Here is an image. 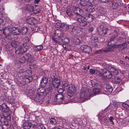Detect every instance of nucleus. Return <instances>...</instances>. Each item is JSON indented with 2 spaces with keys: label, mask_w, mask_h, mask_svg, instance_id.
<instances>
[{
  "label": "nucleus",
  "mask_w": 129,
  "mask_h": 129,
  "mask_svg": "<svg viewBox=\"0 0 129 129\" xmlns=\"http://www.w3.org/2000/svg\"><path fill=\"white\" fill-rule=\"evenodd\" d=\"M85 10L86 11L90 13L93 12L95 11V9L93 7L91 6H89L88 5L87 6V8L85 9Z\"/></svg>",
  "instance_id": "4be33fe9"
},
{
  "label": "nucleus",
  "mask_w": 129,
  "mask_h": 129,
  "mask_svg": "<svg viewBox=\"0 0 129 129\" xmlns=\"http://www.w3.org/2000/svg\"><path fill=\"white\" fill-rule=\"evenodd\" d=\"M12 28L9 27L6 28L3 30V33L6 39H8L9 40L11 39L12 37L10 34L12 33Z\"/></svg>",
  "instance_id": "20e7f679"
},
{
  "label": "nucleus",
  "mask_w": 129,
  "mask_h": 129,
  "mask_svg": "<svg viewBox=\"0 0 129 129\" xmlns=\"http://www.w3.org/2000/svg\"><path fill=\"white\" fill-rule=\"evenodd\" d=\"M114 120V118L112 116H110L109 118V120L112 123V124L113 125L114 124V123L113 121V120Z\"/></svg>",
  "instance_id": "5fc2aeb1"
},
{
  "label": "nucleus",
  "mask_w": 129,
  "mask_h": 129,
  "mask_svg": "<svg viewBox=\"0 0 129 129\" xmlns=\"http://www.w3.org/2000/svg\"><path fill=\"white\" fill-rule=\"evenodd\" d=\"M63 97H64L62 94H57L54 97V101H56V103H54V104H59L61 103H63Z\"/></svg>",
  "instance_id": "0eeeda50"
},
{
  "label": "nucleus",
  "mask_w": 129,
  "mask_h": 129,
  "mask_svg": "<svg viewBox=\"0 0 129 129\" xmlns=\"http://www.w3.org/2000/svg\"><path fill=\"white\" fill-rule=\"evenodd\" d=\"M9 110V108L7 106L5 108L3 109L2 111L3 112V117L8 120H10L11 119V117Z\"/></svg>",
  "instance_id": "39448f33"
},
{
  "label": "nucleus",
  "mask_w": 129,
  "mask_h": 129,
  "mask_svg": "<svg viewBox=\"0 0 129 129\" xmlns=\"http://www.w3.org/2000/svg\"><path fill=\"white\" fill-rule=\"evenodd\" d=\"M52 85L54 87L58 88V86L60 85L59 84L55 83V82L52 83Z\"/></svg>",
  "instance_id": "4d7b16f0"
},
{
  "label": "nucleus",
  "mask_w": 129,
  "mask_h": 129,
  "mask_svg": "<svg viewBox=\"0 0 129 129\" xmlns=\"http://www.w3.org/2000/svg\"><path fill=\"white\" fill-rule=\"evenodd\" d=\"M100 0H92L91 2V4L92 5H97Z\"/></svg>",
  "instance_id": "49530a36"
},
{
  "label": "nucleus",
  "mask_w": 129,
  "mask_h": 129,
  "mask_svg": "<svg viewBox=\"0 0 129 129\" xmlns=\"http://www.w3.org/2000/svg\"><path fill=\"white\" fill-rule=\"evenodd\" d=\"M24 71L23 70L20 69H19V71L18 72L20 74H22V73H23L24 72Z\"/></svg>",
  "instance_id": "e2e57ef3"
},
{
  "label": "nucleus",
  "mask_w": 129,
  "mask_h": 129,
  "mask_svg": "<svg viewBox=\"0 0 129 129\" xmlns=\"http://www.w3.org/2000/svg\"><path fill=\"white\" fill-rule=\"evenodd\" d=\"M71 29H72L71 31L72 32H74L76 33L77 31H78L79 28V27L77 26H75L71 27Z\"/></svg>",
  "instance_id": "58836bf2"
},
{
  "label": "nucleus",
  "mask_w": 129,
  "mask_h": 129,
  "mask_svg": "<svg viewBox=\"0 0 129 129\" xmlns=\"http://www.w3.org/2000/svg\"><path fill=\"white\" fill-rule=\"evenodd\" d=\"M48 82V79L45 77H43L42 79L40 82V85L45 86Z\"/></svg>",
  "instance_id": "aec40b11"
},
{
  "label": "nucleus",
  "mask_w": 129,
  "mask_h": 129,
  "mask_svg": "<svg viewBox=\"0 0 129 129\" xmlns=\"http://www.w3.org/2000/svg\"><path fill=\"white\" fill-rule=\"evenodd\" d=\"M127 47L126 44H125V43H124L121 44L116 45L115 47L119 50H121Z\"/></svg>",
  "instance_id": "a211bd4d"
},
{
  "label": "nucleus",
  "mask_w": 129,
  "mask_h": 129,
  "mask_svg": "<svg viewBox=\"0 0 129 129\" xmlns=\"http://www.w3.org/2000/svg\"><path fill=\"white\" fill-rule=\"evenodd\" d=\"M92 42L93 43H96L98 42V40L97 37L92 36L91 37Z\"/></svg>",
  "instance_id": "09e8293b"
},
{
  "label": "nucleus",
  "mask_w": 129,
  "mask_h": 129,
  "mask_svg": "<svg viewBox=\"0 0 129 129\" xmlns=\"http://www.w3.org/2000/svg\"><path fill=\"white\" fill-rule=\"evenodd\" d=\"M66 13L70 17L72 16V11L70 8H69L66 11Z\"/></svg>",
  "instance_id": "4c0bfd02"
},
{
  "label": "nucleus",
  "mask_w": 129,
  "mask_h": 129,
  "mask_svg": "<svg viewBox=\"0 0 129 129\" xmlns=\"http://www.w3.org/2000/svg\"><path fill=\"white\" fill-rule=\"evenodd\" d=\"M95 72L97 75L100 76L102 78H103V73H101L98 70H96Z\"/></svg>",
  "instance_id": "a19ab883"
},
{
  "label": "nucleus",
  "mask_w": 129,
  "mask_h": 129,
  "mask_svg": "<svg viewBox=\"0 0 129 129\" xmlns=\"http://www.w3.org/2000/svg\"><path fill=\"white\" fill-rule=\"evenodd\" d=\"M112 103L114 107L117 108L118 105V103L117 102L115 101H113Z\"/></svg>",
  "instance_id": "603ef678"
},
{
  "label": "nucleus",
  "mask_w": 129,
  "mask_h": 129,
  "mask_svg": "<svg viewBox=\"0 0 129 129\" xmlns=\"http://www.w3.org/2000/svg\"><path fill=\"white\" fill-rule=\"evenodd\" d=\"M115 116L117 118H118L120 117V115L119 114L117 113L115 114Z\"/></svg>",
  "instance_id": "0e129e2a"
},
{
  "label": "nucleus",
  "mask_w": 129,
  "mask_h": 129,
  "mask_svg": "<svg viewBox=\"0 0 129 129\" xmlns=\"http://www.w3.org/2000/svg\"><path fill=\"white\" fill-rule=\"evenodd\" d=\"M44 99H42L41 101H41L43 102H45L46 104H48L50 103L49 101V98L48 97V96H47L46 98V97L43 98Z\"/></svg>",
  "instance_id": "473e14b6"
},
{
  "label": "nucleus",
  "mask_w": 129,
  "mask_h": 129,
  "mask_svg": "<svg viewBox=\"0 0 129 129\" xmlns=\"http://www.w3.org/2000/svg\"><path fill=\"white\" fill-rule=\"evenodd\" d=\"M108 30V28L107 27L104 28L101 31L103 32V33L104 35L107 34V31Z\"/></svg>",
  "instance_id": "a18cd8bd"
},
{
  "label": "nucleus",
  "mask_w": 129,
  "mask_h": 129,
  "mask_svg": "<svg viewBox=\"0 0 129 129\" xmlns=\"http://www.w3.org/2000/svg\"><path fill=\"white\" fill-rule=\"evenodd\" d=\"M93 92L91 89L87 88L83 89L81 90L80 94L81 99L83 100L88 99L93 96Z\"/></svg>",
  "instance_id": "f257e3e1"
},
{
  "label": "nucleus",
  "mask_w": 129,
  "mask_h": 129,
  "mask_svg": "<svg viewBox=\"0 0 129 129\" xmlns=\"http://www.w3.org/2000/svg\"><path fill=\"white\" fill-rule=\"evenodd\" d=\"M35 20L33 18H30L28 19L26 21L27 23L30 24H32L34 23V21Z\"/></svg>",
  "instance_id": "72a5a7b5"
},
{
  "label": "nucleus",
  "mask_w": 129,
  "mask_h": 129,
  "mask_svg": "<svg viewBox=\"0 0 129 129\" xmlns=\"http://www.w3.org/2000/svg\"><path fill=\"white\" fill-rule=\"evenodd\" d=\"M115 38V37H111L110 39V40L111 41H112L114 40V39Z\"/></svg>",
  "instance_id": "774afa93"
},
{
  "label": "nucleus",
  "mask_w": 129,
  "mask_h": 129,
  "mask_svg": "<svg viewBox=\"0 0 129 129\" xmlns=\"http://www.w3.org/2000/svg\"><path fill=\"white\" fill-rule=\"evenodd\" d=\"M32 124L30 122H26L23 125V128L25 129H29L31 127Z\"/></svg>",
  "instance_id": "412c9836"
},
{
  "label": "nucleus",
  "mask_w": 129,
  "mask_h": 129,
  "mask_svg": "<svg viewBox=\"0 0 129 129\" xmlns=\"http://www.w3.org/2000/svg\"><path fill=\"white\" fill-rule=\"evenodd\" d=\"M27 28L26 27H23L22 29L20 30V33H21L22 35L25 34L27 31Z\"/></svg>",
  "instance_id": "2f4dec72"
},
{
  "label": "nucleus",
  "mask_w": 129,
  "mask_h": 129,
  "mask_svg": "<svg viewBox=\"0 0 129 129\" xmlns=\"http://www.w3.org/2000/svg\"><path fill=\"white\" fill-rule=\"evenodd\" d=\"M88 30L89 32H92L93 30V28L92 27H90L89 28Z\"/></svg>",
  "instance_id": "680f3d73"
},
{
  "label": "nucleus",
  "mask_w": 129,
  "mask_h": 129,
  "mask_svg": "<svg viewBox=\"0 0 129 129\" xmlns=\"http://www.w3.org/2000/svg\"><path fill=\"white\" fill-rule=\"evenodd\" d=\"M11 44L12 47L15 48L19 44V43L17 41L13 40L11 42Z\"/></svg>",
  "instance_id": "bb28decb"
},
{
  "label": "nucleus",
  "mask_w": 129,
  "mask_h": 129,
  "mask_svg": "<svg viewBox=\"0 0 129 129\" xmlns=\"http://www.w3.org/2000/svg\"><path fill=\"white\" fill-rule=\"evenodd\" d=\"M21 76L23 78H25V81L28 82H29L30 81L29 80V79L27 78L29 76V75L27 72V71H24V72L21 75Z\"/></svg>",
  "instance_id": "2eb2a0df"
},
{
  "label": "nucleus",
  "mask_w": 129,
  "mask_h": 129,
  "mask_svg": "<svg viewBox=\"0 0 129 129\" xmlns=\"http://www.w3.org/2000/svg\"><path fill=\"white\" fill-rule=\"evenodd\" d=\"M54 80L55 83L60 84V81L59 77L55 74L54 76Z\"/></svg>",
  "instance_id": "a878e982"
},
{
  "label": "nucleus",
  "mask_w": 129,
  "mask_h": 129,
  "mask_svg": "<svg viewBox=\"0 0 129 129\" xmlns=\"http://www.w3.org/2000/svg\"><path fill=\"white\" fill-rule=\"evenodd\" d=\"M45 89L46 95H48L51 94L53 90L51 84H49V85L47 86Z\"/></svg>",
  "instance_id": "9b49d317"
},
{
  "label": "nucleus",
  "mask_w": 129,
  "mask_h": 129,
  "mask_svg": "<svg viewBox=\"0 0 129 129\" xmlns=\"http://www.w3.org/2000/svg\"><path fill=\"white\" fill-rule=\"evenodd\" d=\"M37 91L35 99H36L37 101L40 102L42 101L46 95L45 90V88L41 87L38 89Z\"/></svg>",
  "instance_id": "f03ea898"
},
{
  "label": "nucleus",
  "mask_w": 129,
  "mask_h": 129,
  "mask_svg": "<svg viewBox=\"0 0 129 129\" xmlns=\"http://www.w3.org/2000/svg\"><path fill=\"white\" fill-rule=\"evenodd\" d=\"M12 28V33L14 34V35H19L20 33V30L18 28L13 27Z\"/></svg>",
  "instance_id": "b1692460"
},
{
  "label": "nucleus",
  "mask_w": 129,
  "mask_h": 129,
  "mask_svg": "<svg viewBox=\"0 0 129 129\" xmlns=\"http://www.w3.org/2000/svg\"><path fill=\"white\" fill-rule=\"evenodd\" d=\"M70 42V40L68 38L66 37L64 38L63 42L66 43H68Z\"/></svg>",
  "instance_id": "8fccbe9b"
},
{
  "label": "nucleus",
  "mask_w": 129,
  "mask_h": 129,
  "mask_svg": "<svg viewBox=\"0 0 129 129\" xmlns=\"http://www.w3.org/2000/svg\"><path fill=\"white\" fill-rule=\"evenodd\" d=\"M75 90L76 88L74 85H69L67 93L68 95L70 97L72 96L75 93Z\"/></svg>",
  "instance_id": "6e6552de"
},
{
  "label": "nucleus",
  "mask_w": 129,
  "mask_h": 129,
  "mask_svg": "<svg viewBox=\"0 0 129 129\" xmlns=\"http://www.w3.org/2000/svg\"><path fill=\"white\" fill-rule=\"evenodd\" d=\"M22 47V46H20L17 50H16V49H15V53L16 54L20 55L23 53L21 49V48H22L21 47Z\"/></svg>",
  "instance_id": "c85d7f7f"
},
{
  "label": "nucleus",
  "mask_w": 129,
  "mask_h": 129,
  "mask_svg": "<svg viewBox=\"0 0 129 129\" xmlns=\"http://www.w3.org/2000/svg\"><path fill=\"white\" fill-rule=\"evenodd\" d=\"M115 69L111 67V68L110 69V70L109 71L113 74V73L114 72V71H115Z\"/></svg>",
  "instance_id": "bf43d9fd"
},
{
  "label": "nucleus",
  "mask_w": 129,
  "mask_h": 129,
  "mask_svg": "<svg viewBox=\"0 0 129 129\" xmlns=\"http://www.w3.org/2000/svg\"><path fill=\"white\" fill-rule=\"evenodd\" d=\"M21 46L22 47L21 49L23 53L26 52L29 49V45L28 44L26 43L23 44L20 46Z\"/></svg>",
  "instance_id": "dca6fc26"
},
{
  "label": "nucleus",
  "mask_w": 129,
  "mask_h": 129,
  "mask_svg": "<svg viewBox=\"0 0 129 129\" xmlns=\"http://www.w3.org/2000/svg\"><path fill=\"white\" fill-rule=\"evenodd\" d=\"M122 106L127 110L129 111V105L123 103L122 104Z\"/></svg>",
  "instance_id": "37998d69"
},
{
  "label": "nucleus",
  "mask_w": 129,
  "mask_h": 129,
  "mask_svg": "<svg viewBox=\"0 0 129 129\" xmlns=\"http://www.w3.org/2000/svg\"><path fill=\"white\" fill-rule=\"evenodd\" d=\"M115 81L118 83L120 82L121 81V79L117 77H115Z\"/></svg>",
  "instance_id": "864d4df0"
},
{
  "label": "nucleus",
  "mask_w": 129,
  "mask_h": 129,
  "mask_svg": "<svg viewBox=\"0 0 129 129\" xmlns=\"http://www.w3.org/2000/svg\"><path fill=\"white\" fill-rule=\"evenodd\" d=\"M32 127H34L37 129H45V127L43 125L41 124H37L35 121L33 122Z\"/></svg>",
  "instance_id": "f8f14e48"
},
{
  "label": "nucleus",
  "mask_w": 129,
  "mask_h": 129,
  "mask_svg": "<svg viewBox=\"0 0 129 129\" xmlns=\"http://www.w3.org/2000/svg\"><path fill=\"white\" fill-rule=\"evenodd\" d=\"M63 101V103L66 104L70 102V101L69 100V99H68L67 97L66 96L64 97Z\"/></svg>",
  "instance_id": "79ce46f5"
},
{
  "label": "nucleus",
  "mask_w": 129,
  "mask_h": 129,
  "mask_svg": "<svg viewBox=\"0 0 129 129\" xmlns=\"http://www.w3.org/2000/svg\"><path fill=\"white\" fill-rule=\"evenodd\" d=\"M103 78L106 77L108 79H110L112 77L113 74L109 70H107L103 73Z\"/></svg>",
  "instance_id": "ddd939ff"
},
{
  "label": "nucleus",
  "mask_w": 129,
  "mask_h": 129,
  "mask_svg": "<svg viewBox=\"0 0 129 129\" xmlns=\"http://www.w3.org/2000/svg\"><path fill=\"white\" fill-rule=\"evenodd\" d=\"M3 28V24H0V30H2Z\"/></svg>",
  "instance_id": "69168bd1"
},
{
  "label": "nucleus",
  "mask_w": 129,
  "mask_h": 129,
  "mask_svg": "<svg viewBox=\"0 0 129 129\" xmlns=\"http://www.w3.org/2000/svg\"><path fill=\"white\" fill-rule=\"evenodd\" d=\"M50 123L52 124L55 125L57 123L56 120L54 118H52L50 120Z\"/></svg>",
  "instance_id": "ea45409f"
},
{
  "label": "nucleus",
  "mask_w": 129,
  "mask_h": 129,
  "mask_svg": "<svg viewBox=\"0 0 129 129\" xmlns=\"http://www.w3.org/2000/svg\"><path fill=\"white\" fill-rule=\"evenodd\" d=\"M62 83L64 87H67L68 85V83L67 81H63Z\"/></svg>",
  "instance_id": "3c124183"
},
{
  "label": "nucleus",
  "mask_w": 129,
  "mask_h": 129,
  "mask_svg": "<svg viewBox=\"0 0 129 129\" xmlns=\"http://www.w3.org/2000/svg\"><path fill=\"white\" fill-rule=\"evenodd\" d=\"M77 21L80 23V25L82 26H85L87 25V22L86 21L85 17L80 15L77 18Z\"/></svg>",
  "instance_id": "423d86ee"
},
{
  "label": "nucleus",
  "mask_w": 129,
  "mask_h": 129,
  "mask_svg": "<svg viewBox=\"0 0 129 129\" xmlns=\"http://www.w3.org/2000/svg\"><path fill=\"white\" fill-rule=\"evenodd\" d=\"M95 70L92 69H91L90 70L89 72L90 73L93 74L95 73Z\"/></svg>",
  "instance_id": "13d9d810"
},
{
  "label": "nucleus",
  "mask_w": 129,
  "mask_h": 129,
  "mask_svg": "<svg viewBox=\"0 0 129 129\" xmlns=\"http://www.w3.org/2000/svg\"><path fill=\"white\" fill-rule=\"evenodd\" d=\"M7 120L3 117L2 116H0V121L2 125L7 126L9 125L8 121Z\"/></svg>",
  "instance_id": "f3484780"
},
{
  "label": "nucleus",
  "mask_w": 129,
  "mask_h": 129,
  "mask_svg": "<svg viewBox=\"0 0 129 129\" xmlns=\"http://www.w3.org/2000/svg\"><path fill=\"white\" fill-rule=\"evenodd\" d=\"M106 88L109 93L112 92L113 90V89L112 88L111 85L108 83L106 84Z\"/></svg>",
  "instance_id": "cd10ccee"
},
{
  "label": "nucleus",
  "mask_w": 129,
  "mask_h": 129,
  "mask_svg": "<svg viewBox=\"0 0 129 129\" xmlns=\"http://www.w3.org/2000/svg\"><path fill=\"white\" fill-rule=\"evenodd\" d=\"M62 24L60 22H57L55 24V27L57 28H61Z\"/></svg>",
  "instance_id": "de8ad7c7"
},
{
  "label": "nucleus",
  "mask_w": 129,
  "mask_h": 129,
  "mask_svg": "<svg viewBox=\"0 0 129 129\" xmlns=\"http://www.w3.org/2000/svg\"><path fill=\"white\" fill-rule=\"evenodd\" d=\"M87 21L88 22L92 21L94 19V17L91 14H89L85 17Z\"/></svg>",
  "instance_id": "5701e85b"
},
{
  "label": "nucleus",
  "mask_w": 129,
  "mask_h": 129,
  "mask_svg": "<svg viewBox=\"0 0 129 129\" xmlns=\"http://www.w3.org/2000/svg\"><path fill=\"white\" fill-rule=\"evenodd\" d=\"M80 48L82 51L87 53H89L91 52V48L87 46L83 45L81 46Z\"/></svg>",
  "instance_id": "1a4fd4ad"
},
{
  "label": "nucleus",
  "mask_w": 129,
  "mask_h": 129,
  "mask_svg": "<svg viewBox=\"0 0 129 129\" xmlns=\"http://www.w3.org/2000/svg\"><path fill=\"white\" fill-rule=\"evenodd\" d=\"M19 61L21 63L25 62L26 61L25 55L24 56H21L19 59Z\"/></svg>",
  "instance_id": "7c9ffc66"
},
{
  "label": "nucleus",
  "mask_w": 129,
  "mask_h": 129,
  "mask_svg": "<svg viewBox=\"0 0 129 129\" xmlns=\"http://www.w3.org/2000/svg\"><path fill=\"white\" fill-rule=\"evenodd\" d=\"M93 93L95 94H99L100 92V90L98 88H94L93 90Z\"/></svg>",
  "instance_id": "c03bdc74"
},
{
  "label": "nucleus",
  "mask_w": 129,
  "mask_h": 129,
  "mask_svg": "<svg viewBox=\"0 0 129 129\" xmlns=\"http://www.w3.org/2000/svg\"><path fill=\"white\" fill-rule=\"evenodd\" d=\"M88 5L87 4V2L84 0H80L79 3V7L83 9H85L87 8Z\"/></svg>",
  "instance_id": "4468645a"
},
{
  "label": "nucleus",
  "mask_w": 129,
  "mask_h": 129,
  "mask_svg": "<svg viewBox=\"0 0 129 129\" xmlns=\"http://www.w3.org/2000/svg\"><path fill=\"white\" fill-rule=\"evenodd\" d=\"M54 34V37H52V38L53 40L56 42H58V41L56 39H59L64 35V34L59 29L56 30Z\"/></svg>",
  "instance_id": "7ed1b4c3"
},
{
  "label": "nucleus",
  "mask_w": 129,
  "mask_h": 129,
  "mask_svg": "<svg viewBox=\"0 0 129 129\" xmlns=\"http://www.w3.org/2000/svg\"><path fill=\"white\" fill-rule=\"evenodd\" d=\"M5 106L6 107L7 106L5 104H3L1 106L0 105V110H1L2 109V110L3 108H4V107Z\"/></svg>",
  "instance_id": "6e6d98bb"
},
{
  "label": "nucleus",
  "mask_w": 129,
  "mask_h": 129,
  "mask_svg": "<svg viewBox=\"0 0 129 129\" xmlns=\"http://www.w3.org/2000/svg\"><path fill=\"white\" fill-rule=\"evenodd\" d=\"M113 50V47L112 46H111L110 47L108 48V49L103 50L102 51L105 52L107 53Z\"/></svg>",
  "instance_id": "e433bc0d"
},
{
  "label": "nucleus",
  "mask_w": 129,
  "mask_h": 129,
  "mask_svg": "<svg viewBox=\"0 0 129 129\" xmlns=\"http://www.w3.org/2000/svg\"><path fill=\"white\" fill-rule=\"evenodd\" d=\"M118 70L115 69V71H114V72L113 73L114 75H116L118 74Z\"/></svg>",
  "instance_id": "052dcab7"
},
{
  "label": "nucleus",
  "mask_w": 129,
  "mask_h": 129,
  "mask_svg": "<svg viewBox=\"0 0 129 129\" xmlns=\"http://www.w3.org/2000/svg\"><path fill=\"white\" fill-rule=\"evenodd\" d=\"M109 0H100L103 3H106L109 1Z\"/></svg>",
  "instance_id": "338daca9"
},
{
  "label": "nucleus",
  "mask_w": 129,
  "mask_h": 129,
  "mask_svg": "<svg viewBox=\"0 0 129 129\" xmlns=\"http://www.w3.org/2000/svg\"><path fill=\"white\" fill-rule=\"evenodd\" d=\"M74 10V12L75 13L78 15H81L82 13V9L79 8L75 7Z\"/></svg>",
  "instance_id": "6ab92c4d"
},
{
  "label": "nucleus",
  "mask_w": 129,
  "mask_h": 129,
  "mask_svg": "<svg viewBox=\"0 0 129 129\" xmlns=\"http://www.w3.org/2000/svg\"><path fill=\"white\" fill-rule=\"evenodd\" d=\"M61 28H63V31H67L68 30L69 28V26L63 23L62 24Z\"/></svg>",
  "instance_id": "f704fd0d"
},
{
  "label": "nucleus",
  "mask_w": 129,
  "mask_h": 129,
  "mask_svg": "<svg viewBox=\"0 0 129 129\" xmlns=\"http://www.w3.org/2000/svg\"><path fill=\"white\" fill-rule=\"evenodd\" d=\"M25 56L26 59L28 62H31L33 61V60L31 57V55L29 54H25Z\"/></svg>",
  "instance_id": "393cba45"
},
{
  "label": "nucleus",
  "mask_w": 129,
  "mask_h": 129,
  "mask_svg": "<svg viewBox=\"0 0 129 129\" xmlns=\"http://www.w3.org/2000/svg\"><path fill=\"white\" fill-rule=\"evenodd\" d=\"M35 50L36 51H40L42 50L43 48V46L41 45H39L36 46L35 47Z\"/></svg>",
  "instance_id": "c9c22d12"
},
{
  "label": "nucleus",
  "mask_w": 129,
  "mask_h": 129,
  "mask_svg": "<svg viewBox=\"0 0 129 129\" xmlns=\"http://www.w3.org/2000/svg\"><path fill=\"white\" fill-rule=\"evenodd\" d=\"M99 9V12L101 15H103L106 13V9L105 8L102 7H100Z\"/></svg>",
  "instance_id": "c756f323"
},
{
  "label": "nucleus",
  "mask_w": 129,
  "mask_h": 129,
  "mask_svg": "<svg viewBox=\"0 0 129 129\" xmlns=\"http://www.w3.org/2000/svg\"><path fill=\"white\" fill-rule=\"evenodd\" d=\"M71 42L74 45H79L82 43V40H80L77 37H74L72 38Z\"/></svg>",
  "instance_id": "9d476101"
}]
</instances>
